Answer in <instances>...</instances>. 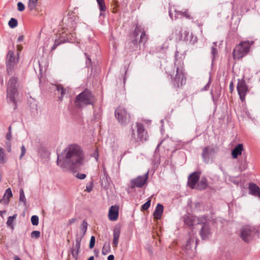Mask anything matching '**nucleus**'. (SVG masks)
<instances>
[{
	"label": "nucleus",
	"instance_id": "1",
	"mask_svg": "<svg viewBox=\"0 0 260 260\" xmlns=\"http://www.w3.org/2000/svg\"><path fill=\"white\" fill-rule=\"evenodd\" d=\"M84 154L80 146L69 145L57 154V165L64 171H76L84 164Z\"/></svg>",
	"mask_w": 260,
	"mask_h": 260
},
{
	"label": "nucleus",
	"instance_id": "2",
	"mask_svg": "<svg viewBox=\"0 0 260 260\" xmlns=\"http://www.w3.org/2000/svg\"><path fill=\"white\" fill-rule=\"evenodd\" d=\"M148 39L144 29L141 26L136 25L135 30L129 41L126 46L127 51L132 52L140 48L139 43H145Z\"/></svg>",
	"mask_w": 260,
	"mask_h": 260
},
{
	"label": "nucleus",
	"instance_id": "3",
	"mask_svg": "<svg viewBox=\"0 0 260 260\" xmlns=\"http://www.w3.org/2000/svg\"><path fill=\"white\" fill-rule=\"evenodd\" d=\"M166 73L170 77L171 82L174 88H179L185 84L186 77L182 68H176L171 64L167 67Z\"/></svg>",
	"mask_w": 260,
	"mask_h": 260
},
{
	"label": "nucleus",
	"instance_id": "4",
	"mask_svg": "<svg viewBox=\"0 0 260 260\" xmlns=\"http://www.w3.org/2000/svg\"><path fill=\"white\" fill-rule=\"evenodd\" d=\"M94 102V97L90 91L85 89L79 94L75 99V106L76 108L82 109L83 107L93 105Z\"/></svg>",
	"mask_w": 260,
	"mask_h": 260
},
{
	"label": "nucleus",
	"instance_id": "5",
	"mask_svg": "<svg viewBox=\"0 0 260 260\" xmlns=\"http://www.w3.org/2000/svg\"><path fill=\"white\" fill-rule=\"evenodd\" d=\"M18 78L15 76H12L8 83L7 88V99L8 103H12L13 109H17V102L15 96L17 94V88L16 84Z\"/></svg>",
	"mask_w": 260,
	"mask_h": 260
},
{
	"label": "nucleus",
	"instance_id": "6",
	"mask_svg": "<svg viewBox=\"0 0 260 260\" xmlns=\"http://www.w3.org/2000/svg\"><path fill=\"white\" fill-rule=\"evenodd\" d=\"M253 41H245L241 42L234 49L233 54L235 59H240L246 55L249 52Z\"/></svg>",
	"mask_w": 260,
	"mask_h": 260
},
{
	"label": "nucleus",
	"instance_id": "7",
	"mask_svg": "<svg viewBox=\"0 0 260 260\" xmlns=\"http://www.w3.org/2000/svg\"><path fill=\"white\" fill-rule=\"evenodd\" d=\"M136 128L137 137H136L134 129L132 128V140L135 143H143L147 141L148 140V136L147 131L145 129L144 124L141 123H137Z\"/></svg>",
	"mask_w": 260,
	"mask_h": 260
},
{
	"label": "nucleus",
	"instance_id": "8",
	"mask_svg": "<svg viewBox=\"0 0 260 260\" xmlns=\"http://www.w3.org/2000/svg\"><path fill=\"white\" fill-rule=\"evenodd\" d=\"M258 234L255 227L250 225L243 226L240 229V236L243 241L249 243Z\"/></svg>",
	"mask_w": 260,
	"mask_h": 260
},
{
	"label": "nucleus",
	"instance_id": "9",
	"mask_svg": "<svg viewBox=\"0 0 260 260\" xmlns=\"http://www.w3.org/2000/svg\"><path fill=\"white\" fill-rule=\"evenodd\" d=\"M18 62V58L16 59L14 53L10 50L7 53L6 59V72L9 76L15 74V68Z\"/></svg>",
	"mask_w": 260,
	"mask_h": 260
},
{
	"label": "nucleus",
	"instance_id": "10",
	"mask_svg": "<svg viewBox=\"0 0 260 260\" xmlns=\"http://www.w3.org/2000/svg\"><path fill=\"white\" fill-rule=\"evenodd\" d=\"M218 151L216 146H207L203 149L202 157L204 163L208 164L212 161L214 156Z\"/></svg>",
	"mask_w": 260,
	"mask_h": 260
},
{
	"label": "nucleus",
	"instance_id": "11",
	"mask_svg": "<svg viewBox=\"0 0 260 260\" xmlns=\"http://www.w3.org/2000/svg\"><path fill=\"white\" fill-rule=\"evenodd\" d=\"M115 116L118 122L122 125H126L129 122L131 115L122 107L119 106L115 111Z\"/></svg>",
	"mask_w": 260,
	"mask_h": 260
},
{
	"label": "nucleus",
	"instance_id": "12",
	"mask_svg": "<svg viewBox=\"0 0 260 260\" xmlns=\"http://www.w3.org/2000/svg\"><path fill=\"white\" fill-rule=\"evenodd\" d=\"M149 171L142 176H138L131 180L130 187L134 189L135 187L141 188L147 182L148 178Z\"/></svg>",
	"mask_w": 260,
	"mask_h": 260
},
{
	"label": "nucleus",
	"instance_id": "13",
	"mask_svg": "<svg viewBox=\"0 0 260 260\" xmlns=\"http://www.w3.org/2000/svg\"><path fill=\"white\" fill-rule=\"evenodd\" d=\"M237 88L240 99L242 102H243L245 100V95L249 91L245 81L243 79H242L241 80H239Z\"/></svg>",
	"mask_w": 260,
	"mask_h": 260
},
{
	"label": "nucleus",
	"instance_id": "14",
	"mask_svg": "<svg viewBox=\"0 0 260 260\" xmlns=\"http://www.w3.org/2000/svg\"><path fill=\"white\" fill-rule=\"evenodd\" d=\"M200 235L202 240L208 239L212 235V231L210 224L207 222L202 224Z\"/></svg>",
	"mask_w": 260,
	"mask_h": 260
},
{
	"label": "nucleus",
	"instance_id": "15",
	"mask_svg": "<svg viewBox=\"0 0 260 260\" xmlns=\"http://www.w3.org/2000/svg\"><path fill=\"white\" fill-rule=\"evenodd\" d=\"M200 172H194L189 175L187 184L190 188L192 189L196 188V185L200 179Z\"/></svg>",
	"mask_w": 260,
	"mask_h": 260
},
{
	"label": "nucleus",
	"instance_id": "16",
	"mask_svg": "<svg viewBox=\"0 0 260 260\" xmlns=\"http://www.w3.org/2000/svg\"><path fill=\"white\" fill-rule=\"evenodd\" d=\"M119 208L117 206H112L109 211V218L110 220L115 221L118 217Z\"/></svg>",
	"mask_w": 260,
	"mask_h": 260
},
{
	"label": "nucleus",
	"instance_id": "17",
	"mask_svg": "<svg viewBox=\"0 0 260 260\" xmlns=\"http://www.w3.org/2000/svg\"><path fill=\"white\" fill-rule=\"evenodd\" d=\"M184 41H187L189 44L193 45L198 41V38L196 36L193 35L192 33L189 34V32L187 30H185L184 33Z\"/></svg>",
	"mask_w": 260,
	"mask_h": 260
},
{
	"label": "nucleus",
	"instance_id": "18",
	"mask_svg": "<svg viewBox=\"0 0 260 260\" xmlns=\"http://www.w3.org/2000/svg\"><path fill=\"white\" fill-rule=\"evenodd\" d=\"M249 193L255 197H257L260 199V188L255 184L251 183L249 185Z\"/></svg>",
	"mask_w": 260,
	"mask_h": 260
},
{
	"label": "nucleus",
	"instance_id": "19",
	"mask_svg": "<svg viewBox=\"0 0 260 260\" xmlns=\"http://www.w3.org/2000/svg\"><path fill=\"white\" fill-rule=\"evenodd\" d=\"M243 150V146L242 144H238L232 151V155L233 158H237L239 155L242 154Z\"/></svg>",
	"mask_w": 260,
	"mask_h": 260
},
{
	"label": "nucleus",
	"instance_id": "20",
	"mask_svg": "<svg viewBox=\"0 0 260 260\" xmlns=\"http://www.w3.org/2000/svg\"><path fill=\"white\" fill-rule=\"evenodd\" d=\"M164 211V206L160 204H158L153 213L154 218L156 219L161 218Z\"/></svg>",
	"mask_w": 260,
	"mask_h": 260
},
{
	"label": "nucleus",
	"instance_id": "21",
	"mask_svg": "<svg viewBox=\"0 0 260 260\" xmlns=\"http://www.w3.org/2000/svg\"><path fill=\"white\" fill-rule=\"evenodd\" d=\"M208 185V182L207 178L203 176L201 178V180L198 181V183L196 187L198 190L205 189Z\"/></svg>",
	"mask_w": 260,
	"mask_h": 260
},
{
	"label": "nucleus",
	"instance_id": "22",
	"mask_svg": "<svg viewBox=\"0 0 260 260\" xmlns=\"http://www.w3.org/2000/svg\"><path fill=\"white\" fill-rule=\"evenodd\" d=\"M120 235V230L119 228H115L113 230V247H117L118 244V239Z\"/></svg>",
	"mask_w": 260,
	"mask_h": 260
},
{
	"label": "nucleus",
	"instance_id": "23",
	"mask_svg": "<svg viewBox=\"0 0 260 260\" xmlns=\"http://www.w3.org/2000/svg\"><path fill=\"white\" fill-rule=\"evenodd\" d=\"M12 196L13 194L11 188H7L4 194L3 199L1 200L0 202L8 204L9 203L10 198L12 197Z\"/></svg>",
	"mask_w": 260,
	"mask_h": 260
},
{
	"label": "nucleus",
	"instance_id": "24",
	"mask_svg": "<svg viewBox=\"0 0 260 260\" xmlns=\"http://www.w3.org/2000/svg\"><path fill=\"white\" fill-rule=\"evenodd\" d=\"M175 19H177L182 17H185L187 19H191V17L189 14L188 11L186 10L184 12L180 11L179 10H175Z\"/></svg>",
	"mask_w": 260,
	"mask_h": 260
},
{
	"label": "nucleus",
	"instance_id": "25",
	"mask_svg": "<svg viewBox=\"0 0 260 260\" xmlns=\"http://www.w3.org/2000/svg\"><path fill=\"white\" fill-rule=\"evenodd\" d=\"M55 88L57 91L60 93V96L59 97V100L62 101V98L66 93V89L63 88V86L61 84L55 85Z\"/></svg>",
	"mask_w": 260,
	"mask_h": 260
},
{
	"label": "nucleus",
	"instance_id": "26",
	"mask_svg": "<svg viewBox=\"0 0 260 260\" xmlns=\"http://www.w3.org/2000/svg\"><path fill=\"white\" fill-rule=\"evenodd\" d=\"M17 216V214H15L13 216H10L8 218V220L6 223L7 225L8 226L11 228L12 230H13L14 228L13 222L16 218Z\"/></svg>",
	"mask_w": 260,
	"mask_h": 260
},
{
	"label": "nucleus",
	"instance_id": "27",
	"mask_svg": "<svg viewBox=\"0 0 260 260\" xmlns=\"http://www.w3.org/2000/svg\"><path fill=\"white\" fill-rule=\"evenodd\" d=\"M111 251L110 242H106L103 245L102 253L103 255H106Z\"/></svg>",
	"mask_w": 260,
	"mask_h": 260
},
{
	"label": "nucleus",
	"instance_id": "28",
	"mask_svg": "<svg viewBox=\"0 0 260 260\" xmlns=\"http://www.w3.org/2000/svg\"><path fill=\"white\" fill-rule=\"evenodd\" d=\"M183 221L184 223L187 226H191L193 225V220L188 215H184L183 216Z\"/></svg>",
	"mask_w": 260,
	"mask_h": 260
},
{
	"label": "nucleus",
	"instance_id": "29",
	"mask_svg": "<svg viewBox=\"0 0 260 260\" xmlns=\"http://www.w3.org/2000/svg\"><path fill=\"white\" fill-rule=\"evenodd\" d=\"M38 0H28L27 7L30 10H33L36 9L37 6Z\"/></svg>",
	"mask_w": 260,
	"mask_h": 260
},
{
	"label": "nucleus",
	"instance_id": "30",
	"mask_svg": "<svg viewBox=\"0 0 260 260\" xmlns=\"http://www.w3.org/2000/svg\"><path fill=\"white\" fill-rule=\"evenodd\" d=\"M172 35L173 36H175L174 38L177 41H179L182 40V35L181 30L176 29Z\"/></svg>",
	"mask_w": 260,
	"mask_h": 260
},
{
	"label": "nucleus",
	"instance_id": "31",
	"mask_svg": "<svg viewBox=\"0 0 260 260\" xmlns=\"http://www.w3.org/2000/svg\"><path fill=\"white\" fill-rule=\"evenodd\" d=\"M88 223L87 222L84 220L82 223L81 226L80 227V230L82 231L83 233L82 236H84L85 235L87 230Z\"/></svg>",
	"mask_w": 260,
	"mask_h": 260
},
{
	"label": "nucleus",
	"instance_id": "32",
	"mask_svg": "<svg viewBox=\"0 0 260 260\" xmlns=\"http://www.w3.org/2000/svg\"><path fill=\"white\" fill-rule=\"evenodd\" d=\"M100 11H105L106 7L105 6L104 0H96Z\"/></svg>",
	"mask_w": 260,
	"mask_h": 260
},
{
	"label": "nucleus",
	"instance_id": "33",
	"mask_svg": "<svg viewBox=\"0 0 260 260\" xmlns=\"http://www.w3.org/2000/svg\"><path fill=\"white\" fill-rule=\"evenodd\" d=\"M8 24H9V26L11 28H14L16 27L17 26V25H18V21H17L16 19L14 18H12L9 20V21L8 22Z\"/></svg>",
	"mask_w": 260,
	"mask_h": 260
},
{
	"label": "nucleus",
	"instance_id": "34",
	"mask_svg": "<svg viewBox=\"0 0 260 260\" xmlns=\"http://www.w3.org/2000/svg\"><path fill=\"white\" fill-rule=\"evenodd\" d=\"M196 241V247L197 245V239L194 236H190V238L187 241L186 246L188 247H190L192 244L193 243L194 241Z\"/></svg>",
	"mask_w": 260,
	"mask_h": 260
},
{
	"label": "nucleus",
	"instance_id": "35",
	"mask_svg": "<svg viewBox=\"0 0 260 260\" xmlns=\"http://www.w3.org/2000/svg\"><path fill=\"white\" fill-rule=\"evenodd\" d=\"M19 202H23L24 205H26V200L22 189H21L19 192Z\"/></svg>",
	"mask_w": 260,
	"mask_h": 260
},
{
	"label": "nucleus",
	"instance_id": "36",
	"mask_svg": "<svg viewBox=\"0 0 260 260\" xmlns=\"http://www.w3.org/2000/svg\"><path fill=\"white\" fill-rule=\"evenodd\" d=\"M39 217L37 215H32L31 217V222L32 225H38L39 224Z\"/></svg>",
	"mask_w": 260,
	"mask_h": 260
},
{
	"label": "nucleus",
	"instance_id": "37",
	"mask_svg": "<svg viewBox=\"0 0 260 260\" xmlns=\"http://www.w3.org/2000/svg\"><path fill=\"white\" fill-rule=\"evenodd\" d=\"M151 204V200H148L145 203H144L142 206H141V210L142 211H145L147 210L150 207Z\"/></svg>",
	"mask_w": 260,
	"mask_h": 260
},
{
	"label": "nucleus",
	"instance_id": "38",
	"mask_svg": "<svg viewBox=\"0 0 260 260\" xmlns=\"http://www.w3.org/2000/svg\"><path fill=\"white\" fill-rule=\"evenodd\" d=\"M4 150L2 147H0V163L4 164L6 160L4 158Z\"/></svg>",
	"mask_w": 260,
	"mask_h": 260
},
{
	"label": "nucleus",
	"instance_id": "39",
	"mask_svg": "<svg viewBox=\"0 0 260 260\" xmlns=\"http://www.w3.org/2000/svg\"><path fill=\"white\" fill-rule=\"evenodd\" d=\"M41 233L38 231H34L31 233V237L32 238L38 239L40 237Z\"/></svg>",
	"mask_w": 260,
	"mask_h": 260
},
{
	"label": "nucleus",
	"instance_id": "40",
	"mask_svg": "<svg viewBox=\"0 0 260 260\" xmlns=\"http://www.w3.org/2000/svg\"><path fill=\"white\" fill-rule=\"evenodd\" d=\"M70 251H71V254L72 255V256L75 259V260H77L78 257V254H79V252L78 251H76L72 248H71Z\"/></svg>",
	"mask_w": 260,
	"mask_h": 260
},
{
	"label": "nucleus",
	"instance_id": "41",
	"mask_svg": "<svg viewBox=\"0 0 260 260\" xmlns=\"http://www.w3.org/2000/svg\"><path fill=\"white\" fill-rule=\"evenodd\" d=\"M95 237L93 236H91L90 238L89 245V247L90 249H92L93 248V247L95 245Z\"/></svg>",
	"mask_w": 260,
	"mask_h": 260
},
{
	"label": "nucleus",
	"instance_id": "42",
	"mask_svg": "<svg viewBox=\"0 0 260 260\" xmlns=\"http://www.w3.org/2000/svg\"><path fill=\"white\" fill-rule=\"evenodd\" d=\"M17 8L19 11L22 12L25 9L24 4L21 2H18L17 3Z\"/></svg>",
	"mask_w": 260,
	"mask_h": 260
},
{
	"label": "nucleus",
	"instance_id": "43",
	"mask_svg": "<svg viewBox=\"0 0 260 260\" xmlns=\"http://www.w3.org/2000/svg\"><path fill=\"white\" fill-rule=\"evenodd\" d=\"M217 53V50L216 47L214 46H212L211 47V54L213 56V58L214 59Z\"/></svg>",
	"mask_w": 260,
	"mask_h": 260
},
{
	"label": "nucleus",
	"instance_id": "44",
	"mask_svg": "<svg viewBox=\"0 0 260 260\" xmlns=\"http://www.w3.org/2000/svg\"><path fill=\"white\" fill-rule=\"evenodd\" d=\"M62 42H59L58 40H55L53 45L51 47V51H53L54 50H55L56 48Z\"/></svg>",
	"mask_w": 260,
	"mask_h": 260
},
{
	"label": "nucleus",
	"instance_id": "45",
	"mask_svg": "<svg viewBox=\"0 0 260 260\" xmlns=\"http://www.w3.org/2000/svg\"><path fill=\"white\" fill-rule=\"evenodd\" d=\"M83 237L84 236H83L82 235L81 236L77 235L76 238V243L75 244L81 245V242L82 239L83 238Z\"/></svg>",
	"mask_w": 260,
	"mask_h": 260
},
{
	"label": "nucleus",
	"instance_id": "46",
	"mask_svg": "<svg viewBox=\"0 0 260 260\" xmlns=\"http://www.w3.org/2000/svg\"><path fill=\"white\" fill-rule=\"evenodd\" d=\"M21 153L20 155V159H21L23 157V156L24 155V154L26 152V149L24 145H22L21 147Z\"/></svg>",
	"mask_w": 260,
	"mask_h": 260
},
{
	"label": "nucleus",
	"instance_id": "47",
	"mask_svg": "<svg viewBox=\"0 0 260 260\" xmlns=\"http://www.w3.org/2000/svg\"><path fill=\"white\" fill-rule=\"evenodd\" d=\"M6 146L7 147V150L9 152H10L11 151V144L10 141H8L6 142Z\"/></svg>",
	"mask_w": 260,
	"mask_h": 260
},
{
	"label": "nucleus",
	"instance_id": "48",
	"mask_svg": "<svg viewBox=\"0 0 260 260\" xmlns=\"http://www.w3.org/2000/svg\"><path fill=\"white\" fill-rule=\"evenodd\" d=\"M92 189V182H91L90 184L87 185L86 187L85 191L88 192H90Z\"/></svg>",
	"mask_w": 260,
	"mask_h": 260
},
{
	"label": "nucleus",
	"instance_id": "49",
	"mask_svg": "<svg viewBox=\"0 0 260 260\" xmlns=\"http://www.w3.org/2000/svg\"><path fill=\"white\" fill-rule=\"evenodd\" d=\"M76 177L79 179H84L85 178L86 175L85 174L78 173L76 175Z\"/></svg>",
	"mask_w": 260,
	"mask_h": 260
},
{
	"label": "nucleus",
	"instance_id": "50",
	"mask_svg": "<svg viewBox=\"0 0 260 260\" xmlns=\"http://www.w3.org/2000/svg\"><path fill=\"white\" fill-rule=\"evenodd\" d=\"M210 83H211V81H210V80H209L208 82L206 84V85L203 88V89H202V90H205V91H206V90H208L209 88V86H210Z\"/></svg>",
	"mask_w": 260,
	"mask_h": 260
},
{
	"label": "nucleus",
	"instance_id": "51",
	"mask_svg": "<svg viewBox=\"0 0 260 260\" xmlns=\"http://www.w3.org/2000/svg\"><path fill=\"white\" fill-rule=\"evenodd\" d=\"M76 220V219L75 218H73L72 219H70L69 220L68 223H67V226H70L72 224L74 223Z\"/></svg>",
	"mask_w": 260,
	"mask_h": 260
},
{
	"label": "nucleus",
	"instance_id": "52",
	"mask_svg": "<svg viewBox=\"0 0 260 260\" xmlns=\"http://www.w3.org/2000/svg\"><path fill=\"white\" fill-rule=\"evenodd\" d=\"M73 249L75 250L76 251H78L79 252L80 249V245L76 244L72 247Z\"/></svg>",
	"mask_w": 260,
	"mask_h": 260
},
{
	"label": "nucleus",
	"instance_id": "53",
	"mask_svg": "<svg viewBox=\"0 0 260 260\" xmlns=\"http://www.w3.org/2000/svg\"><path fill=\"white\" fill-rule=\"evenodd\" d=\"M246 168V164L244 165L241 164L239 166V169L241 171H244Z\"/></svg>",
	"mask_w": 260,
	"mask_h": 260
},
{
	"label": "nucleus",
	"instance_id": "54",
	"mask_svg": "<svg viewBox=\"0 0 260 260\" xmlns=\"http://www.w3.org/2000/svg\"><path fill=\"white\" fill-rule=\"evenodd\" d=\"M12 138L11 132H9L6 135V139L8 141H10Z\"/></svg>",
	"mask_w": 260,
	"mask_h": 260
},
{
	"label": "nucleus",
	"instance_id": "55",
	"mask_svg": "<svg viewBox=\"0 0 260 260\" xmlns=\"http://www.w3.org/2000/svg\"><path fill=\"white\" fill-rule=\"evenodd\" d=\"M93 155V157L95 158L96 160L97 161L98 160V157H99V154H98V150H96L94 152Z\"/></svg>",
	"mask_w": 260,
	"mask_h": 260
},
{
	"label": "nucleus",
	"instance_id": "56",
	"mask_svg": "<svg viewBox=\"0 0 260 260\" xmlns=\"http://www.w3.org/2000/svg\"><path fill=\"white\" fill-rule=\"evenodd\" d=\"M103 172H104V175H105V176L106 177V180H107L108 177V173L106 171L105 167H104V166H103Z\"/></svg>",
	"mask_w": 260,
	"mask_h": 260
},
{
	"label": "nucleus",
	"instance_id": "57",
	"mask_svg": "<svg viewBox=\"0 0 260 260\" xmlns=\"http://www.w3.org/2000/svg\"><path fill=\"white\" fill-rule=\"evenodd\" d=\"M23 39H24L23 36H22V35L20 36L17 39V42H20L23 40Z\"/></svg>",
	"mask_w": 260,
	"mask_h": 260
},
{
	"label": "nucleus",
	"instance_id": "58",
	"mask_svg": "<svg viewBox=\"0 0 260 260\" xmlns=\"http://www.w3.org/2000/svg\"><path fill=\"white\" fill-rule=\"evenodd\" d=\"M230 90L231 92H232L234 90V84L233 82H231L230 84Z\"/></svg>",
	"mask_w": 260,
	"mask_h": 260
},
{
	"label": "nucleus",
	"instance_id": "59",
	"mask_svg": "<svg viewBox=\"0 0 260 260\" xmlns=\"http://www.w3.org/2000/svg\"><path fill=\"white\" fill-rule=\"evenodd\" d=\"M114 256L112 254L109 255L108 257V260H114Z\"/></svg>",
	"mask_w": 260,
	"mask_h": 260
},
{
	"label": "nucleus",
	"instance_id": "60",
	"mask_svg": "<svg viewBox=\"0 0 260 260\" xmlns=\"http://www.w3.org/2000/svg\"><path fill=\"white\" fill-rule=\"evenodd\" d=\"M84 54H85V55L86 56V58H87V60H88V61H89V63H90L91 62V59H90V58L89 57V56H88V54H87L86 53H84Z\"/></svg>",
	"mask_w": 260,
	"mask_h": 260
},
{
	"label": "nucleus",
	"instance_id": "61",
	"mask_svg": "<svg viewBox=\"0 0 260 260\" xmlns=\"http://www.w3.org/2000/svg\"><path fill=\"white\" fill-rule=\"evenodd\" d=\"M94 254L95 255V256H98L99 255V251L97 249H94Z\"/></svg>",
	"mask_w": 260,
	"mask_h": 260
},
{
	"label": "nucleus",
	"instance_id": "62",
	"mask_svg": "<svg viewBox=\"0 0 260 260\" xmlns=\"http://www.w3.org/2000/svg\"><path fill=\"white\" fill-rule=\"evenodd\" d=\"M161 143H162V141H161L160 143H159V144L157 145V146L156 148L155 151L158 150L159 147H160Z\"/></svg>",
	"mask_w": 260,
	"mask_h": 260
},
{
	"label": "nucleus",
	"instance_id": "63",
	"mask_svg": "<svg viewBox=\"0 0 260 260\" xmlns=\"http://www.w3.org/2000/svg\"><path fill=\"white\" fill-rule=\"evenodd\" d=\"M14 260H21V259L17 255L14 256Z\"/></svg>",
	"mask_w": 260,
	"mask_h": 260
},
{
	"label": "nucleus",
	"instance_id": "64",
	"mask_svg": "<svg viewBox=\"0 0 260 260\" xmlns=\"http://www.w3.org/2000/svg\"><path fill=\"white\" fill-rule=\"evenodd\" d=\"M88 260H94V256H91L89 257V258L88 259Z\"/></svg>",
	"mask_w": 260,
	"mask_h": 260
}]
</instances>
